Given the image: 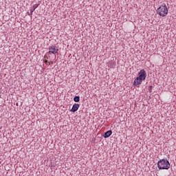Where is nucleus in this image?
Here are the masks:
<instances>
[{
	"label": "nucleus",
	"instance_id": "1",
	"mask_svg": "<svg viewBox=\"0 0 176 176\" xmlns=\"http://www.w3.org/2000/svg\"><path fill=\"white\" fill-rule=\"evenodd\" d=\"M138 76L133 81V86L140 87V85L142 83V80H145L146 78V72L144 69H141L138 74Z\"/></svg>",
	"mask_w": 176,
	"mask_h": 176
},
{
	"label": "nucleus",
	"instance_id": "2",
	"mask_svg": "<svg viewBox=\"0 0 176 176\" xmlns=\"http://www.w3.org/2000/svg\"><path fill=\"white\" fill-rule=\"evenodd\" d=\"M157 13L161 17H166L168 14V8L166 4H162L157 9Z\"/></svg>",
	"mask_w": 176,
	"mask_h": 176
},
{
	"label": "nucleus",
	"instance_id": "3",
	"mask_svg": "<svg viewBox=\"0 0 176 176\" xmlns=\"http://www.w3.org/2000/svg\"><path fill=\"white\" fill-rule=\"evenodd\" d=\"M159 170H168L170 168V162L168 160L162 159L157 162Z\"/></svg>",
	"mask_w": 176,
	"mask_h": 176
},
{
	"label": "nucleus",
	"instance_id": "4",
	"mask_svg": "<svg viewBox=\"0 0 176 176\" xmlns=\"http://www.w3.org/2000/svg\"><path fill=\"white\" fill-rule=\"evenodd\" d=\"M49 54H57L58 53V47L54 45H51L48 47Z\"/></svg>",
	"mask_w": 176,
	"mask_h": 176
},
{
	"label": "nucleus",
	"instance_id": "5",
	"mask_svg": "<svg viewBox=\"0 0 176 176\" xmlns=\"http://www.w3.org/2000/svg\"><path fill=\"white\" fill-rule=\"evenodd\" d=\"M45 64H46L47 65H52V64L54 63V60L52 59H50V56H45ZM47 60H50V61H47Z\"/></svg>",
	"mask_w": 176,
	"mask_h": 176
},
{
	"label": "nucleus",
	"instance_id": "6",
	"mask_svg": "<svg viewBox=\"0 0 176 176\" xmlns=\"http://www.w3.org/2000/svg\"><path fill=\"white\" fill-rule=\"evenodd\" d=\"M79 107H80L79 104H74L70 110V112H76V111L79 109Z\"/></svg>",
	"mask_w": 176,
	"mask_h": 176
},
{
	"label": "nucleus",
	"instance_id": "7",
	"mask_svg": "<svg viewBox=\"0 0 176 176\" xmlns=\"http://www.w3.org/2000/svg\"><path fill=\"white\" fill-rule=\"evenodd\" d=\"M111 135H112V131H108L104 133V138H108L109 137H111Z\"/></svg>",
	"mask_w": 176,
	"mask_h": 176
},
{
	"label": "nucleus",
	"instance_id": "8",
	"mask_svg": "<svg viewBox=\"0 0 176 176\" xmlns=\"http://www.w3.org/2000/svg\"><path fill=\"white\" fill-rule=\"evenodd\" d=\"M36 8H38V5H34L32 8L30 9V14L32 15V13H34V12L35 11V9H36Z\"/></svg>",
	"mask_w": 176,
	"mask_h": 176
},
{
	"label": "nucleus",
	"instance_id": "9",
	"mask_svg": "<svg viewBox=\"0 0 176 176\" xmlns=\"http://www.w3.org/2000/svg\"><path fill=\"white\" fill-rule=\"evenodd\" d=\"M74 100L75 101V102H79V101H80V98L79 96H75L74 98Z\"/></svg>",
	"mask_w": 176,
	"mask_h": 176
},
{
	"label": "nucleus",
	"instance_id": "10",
	"mask_svg": "<svg viewBox=\"0 0 176 176\" xmlns=\"http://www.w3.org/2000/svg\"><path fill=\"white\" fill-rule=\"evenodd\" d=\"M108 67H109V68H113V67H115V63L113 62H110Z\"/></svg>",
	"mask_w": 176,
	"mask_h": 176
},
{
	"label": "nucleus",
	"instance_id": "11",
	"mask_svg": "<svg viewBox=\"0 0 176 176\" xmlns=\"http://www.w3.org/2000/svg\"><path fill=\"white\" fill-rule=\"evenodd\" d=\"M152 89H153V86H150L149 89H148L150 93H152Z\"/></svg>",
	"mask_w": 176,
	"mask_h": 176
},
{
	"label": "nucleus",
	"instance_id": "12",
	"mask_svg": "<svg viewBox=\"0 0 176 176\" xmlns=\"http://www.w3.org/2000/svg\"><path fill=\"white\" fill-rule=\"evenodd\" d=\"M0 98H1V96H0Z\"/></svg>",
	"mask_w": 176,
	"mask_h": 176
}]
</instances>
